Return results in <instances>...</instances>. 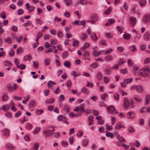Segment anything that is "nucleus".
Instances as JSON below:
<instances>
[{
    "mask_svg": "<svg viewBox=\"0 0 150 150\" xmlns=\"http://www.w3.org/2000/svg\"><path fill=\"white\" fill-rule=\"evenodd\" d=\"M122 127V125L120 122L117 123L115 126V129L117 130H120Z\"/></svg>",
    "mask_w": 150,
    "mask_h": 150,
    "instance_id": "23",
    "label": "nucleus"
},
{
    "mask_svg": "<svg viewBox=\"0 0 150 150\" xmlns=\"http://www.w3.org/2000/svg\"><path fill=\"white\" fill-rule=\"evenodd\" d=\"M18 68H21V69H24L25 68V66L24 64H21L20 65L19 64L17 66Z\"/></svg>",
    "mask_w": 150,
    "mask_h": 150,
    "instance_id": "48",
    "label": "nucleus"
},
{
    "mask_svg": "<svg viewBox=\"0 0 150 150\" xmlns=\"http://www.w3.org/2000/svg\"><path fill=\"white\" fill-rule=\"evenodd\" d=\"M41 129V128L39 127H37L35 129V131L33 132V134H36Z\"/></svg>",
    "mask_w": 150,
    "mask_h": 150,
    "instance_id": "57",
    "label": "nucleus"
},
{
    "mask_svg": "<svg viewBox=\"0 0 150 150\" xmlns=\"http://www.w3.org/2000/svg\"><path fill=\"white\" fill-rule=\"evenodd\" d=\"M67 6H68L71 4L72 2L71 0H64Z\"/></svg>",
    "mask_w": 150,
    "mask_h": 150,
    "instance_id": "54",
    "label": "nucleus"
},
{
    "mask_svg": "<svg viewBox=\"0 0 150 150\" xmlns=\"http://www.w3.org/2000/svg\"><path fill=\"white\" fill-rule=\"evenodd\" d=\"M107 96V94L106 93H104L102 95L101 98V100L103 101H105L106 100V98Z\"/></svg>",
    "mask_w": 150,
    "mask_h": 150,
    "instance_id": "43",
    "label": "nucleus"
},
{
    "mask_svg": "<svg viewBox=\"0 0 150 150\" xmlns=\"http://www.w3.org/2000/svg\"><path fill=\"white\" fill-rule=\"evenodd\" d=\"M88 3V2L87 0H80L79 1L76 3V6H77L79 4L82 5H86Z\"/></svg>",
    "mask_w": 150,
    "mask_h": 150,
    "instance_id": "8",
    "label": "nucleus"
},
{
    "mask_svg": "<svg viewBox=\"0 0 150 150\" xmlns=\"http://www.w3.org/2000/svg\"><path fill=\"white\" fill-rule=\"evenodd\" d=\"M25 127L28 130H30L32 127V125L30 124L27 123Z\"/></svg>",
    "mask_w": 150,
    "mask_h": 150,
    "instance_id": "36",
    "label": "nucleus"
},
{
    "mask_svg": "<svg viewBox=\"0 0 150 150\" xmlns=\"http://www.w3.org/2000/svg\"><path fill=\"white\" fill-rule=\"evenodd\" d=\"M69 110L70 108L69 105L67 104L65 105L63 108L64 111L66 113H67L69 111Z\"/></svg>",
    "mask_w": 150,
    "mask_h": 150,
    "instance_id": "21",
    "label": "nucleus"
},
{
    "mask_svg": "<svg viewBox=\"0 0 150 150\" xmlns=\"http://www.w3.org/2000/svg\"><path fill=\"white\" fill-rule=\"evenodd\" d=\"M50 42L53 45H56L57 43V41L56 40L54 39H52L51 40Z\"/></svg>",
    "mask_w": 150,
    "mask_h": 150,
    "instance_id": "62",
    "label": "nucleus"
},
{
    "mask_svg": "<svg viewBox=\"0 0 150 150\" xmlns=\"http://www.w3.org/2000/svg\"><path fill=\"white\" fill-rule=\"evenodd\" d=\"M31 24V21H28L26 23H24L23 25L25 27H27L29 25H30Z\"/></svg>",
    "mask_w": 150,
    "mask_h": 150,
    "instance_id": "55",
    "label": "nucleus"
},
{
    "mask_svg": "<svg viewBox=\"0 0 150 150\" xmlns=\"http://www.w3.org/2000/svg\"><path fill=\"white\" fill-rule=\"evenodd\" d=\"M68 55V53L67 52H64L62 54V58H65Z\"/></svg>",
    "mask_w": 150,
    "mask_h": 150,
    "instance_id": "52",
    "label": "nucleus"
},
{
    "mask_svg": "<svg viewBox=\"0 0 150 150\" xmlns=\"http://www.w3.org/2000/svg\"><path fill=\"white\" fill-rule=\"evenodd\" d=\"M7 88L8 89V91L12 92V87L10 83H8L7 84Z\"/></svg>",
    "mask_w": 150,
    "mask_h": 150,
    "instance_id": "40",
    "label": "nucleus"
},
{
    "mask_svg": "<svg viewBox=\"0 0 150 150\" xmlns=\"http://www.w3.org/2000/svg\"><path fill=\"white\" fill-rule=\"evenodd\" d=\"M105 132L106 133V136L108 137H110L111 138H113L114 137L113 134L111 132H110L108 131H105Z\"/></svg>",
    "mask_w": 150,
    "mask_h": 150,
    "instance_id": "20",
    "label": "nucleus"
},
{
    "mask_svg": "<svg viewBox=\"0 0 150 150\" xmlns=\"http://www.w3.org/2000/svg\"><path fill=\"white\" fill-rule=\"evenodd\" d=\"M28 120V119L26 118V117L25 116L23 117V120H20V122L22 124L24 122Z\"/></svg>",
    "mask_w": 150,
    "mask_h": 150,
    "instance_id": "53",
    "label": "nucleus"
},
{
    "mask_svg": "<svg viewBox=\"0 0 150 150\" xmlns=\"http://www.w3.org/2000/svg\"><path fill=\"white\" fill-rule=\"evenodd\" d=\"M89 46V44L88 43H86L83 47H81V50L84 51L85 49H86Z\"/></svg>",
    "mask_w": 150,
    "mask_h": 150,
    "instance_id": "33",
    "label": "nucleus"
},
{
    "mask_svg": "<svg viewBox=\"0 0 150 150\" xmlns=\"http://www.w3.org/2000/svg\"><path fill=\"white\" fill-rule=\"evenodd\" d=\"M105 126L106 127V130H110L113 128V127L112 126H109L107 124Z\"/></svg>",
    "mask_w": 150,
    "mask_h": 150,
    "instance_id": "59",
    "label": "nucleus"
},
{
    "mask_svg": "<svg viewBox=\"0 0 150 150\" xmlns=\"http://www.w3.org/2000/svg\"><path fill=\"white\" fill-rule=\"evenodd\" d=\"M137 19L135 17H132V26L134 25L136 23Z\"/></svg>",
    "mask_w": 150,
    "mask_h": 150,
    "instance_id": "34",
    "label": "nucleus"
},
{
    "mask_svg": "<svg viewBox=\"0 0 150 150\" xmlns=\"http://www.w3.org/2000/svg\"><path fill=\"white\" fill-rule=\"evenodd\" d=\"M18 15H22L24 13V11L22 9L20 8L18 9L17 11Z\"/></svg>",
    "mask_w": 150,
    "mask_h": 150,
    "instance_id": "47",
    "label": "nucleus"
},
{
    "mask_svg": "<svg viewBox=\"0 0 150 150\" xmlns=\"http://www.w3.org/2000/svg\"><path fill=\"white\" fill-rule=\"evenodd\" d=\"M123 38L125 39L128 40L131 38V35L127 33H125L123 35Z\"/></svg>",
    "mask_w": 150,
    "mask_h": 150,
    "instance_id": "25",
    "label": "nucleus"
},
{
    "mask_svg": "<svg viewBox=\"0 0 150 150\" xmlns=\"http://www.w3.org/2000/svg\"><path fill=\"white\" fill-rule=\"evenodd\" d=\"M55 101V99L53 98H52L50 99H47L45 101V102L47 103L52 104Z\"/></svg>",
    "mask_w": 150,
    "mask_h": 150,
    "instance_id": "18",
    "label": "nucleus"
},
{
    "mask_svg": "<svg viewBox=\"0 0 150 150\" xmlns=\"http://www.w3.org/2000/svg\"><path fill=\"white\" fill-rule=\"evenodd\" d=\"M66 84L69 90L71 85V81L70 79H69L67 81Z\"/></svg>",
    "mask_w": 150,
    "mask_h": 150,
    "instance_id": "28",
    "label": "nucleus"
},
{
    "mask_svg": "<svg viewBox=\"0 0 150 150\" xmlns=\"http://www.w3.org/2000/svg\"><path fill=\"white\" fill-rule=\"evenodd\" d=\"M47 134L48 136H50L52 135V132L51 130H49L48 129H46L43 132V134Z\"/></svg>",
    "mask_w": 150,
    "mask_h": 150,
    "instance_id": "10",
    "label": "nucleus"
},
{
    "mask_svg": "<svg viewBox=\"0 0 150 150\" xmlns=\"http://www.w3.org/2000/svg\"><path fill=\"white\" fill-rule=\"evenodd\" d=\"M132 89H136V91L138 93H141L144 90L143 88L141 86L133 85L132 86Z\"/></svg>",
    "mask_w": 150,
    "mask_h": 150,
    "instance_id": "2",
    "label": "nucleus"
},
{
    "mask_svg": "<svg viewBox=\"0 0 150 150\" xmlns=\"http://www.w3.org/2000/svg\"><path fill=\"white\" fill-rule=\"evenodd\" d=\"M87 35L85 33H83L82 35H81V39L83 40H84L87 37Z\"/></svg>",
    "mask_w": 150,
    "mask_h": 150,
    "instance_id": "37",
    "label": "nucleus"
},
{
    "mask_svg": "<svg viewBox=\"0 0 150 150\" xmlns=\"http://www.w3.org/2000/svg\"><path fill=\"white\" fill-rule=\"evenodd\" d=\"M112 11V9L111 7H110L108 9L105 11L104 12V13L106 15H108Z\"/></svg>",
    "mask_w": 150,
    "mask_h": 150,
    "instance_id": "27",
    "label": "nucleus"
},
{
    "mask_svg": "<svg viewBox=\"0 0 150 150\" xmlns=\"http://www.w3.org/2000/svg\"><path fill=\"white\" fill-rule=\"evenodd\" d=\"M11 62L8 61H6L4 62V65L5 66H9L11 64Z\"/></svg>",
    "mask_w": 150,
    "mask_h": 150,
    "instance_id": "38",
    "label": "nucleus"
},
{
    "mask_svg": "<svg viewBox=\"0 0 150 150\" xmlns=\"http://www.w3.org/2000/svg\"><path fill=\"white\" fill-rule=\"evenodd\" d=\"M103 74L101 72L98 71L96 74V77L98 80H100L103 79Z\"/></svg>",
    "mask_w": 150,
    "mask_h": 150,
    "instance_id": "9",
    "label": "nucleus"
},
{
    "mask_svg": "<svg viewBox=\"0 0 150 150\" xmlns=\"http://www.w3.org/2000/svg\"><path fill=\"white\" fill-rule=\"evenodd\" d=\"M150 99V95H148L146 96L145 97V105H147L149 103V100Z\"/></svg>",
    "mask_w": 150,
    "mask_h": 150,
    "instance_id": "22",
    "label": "nucleus"
},
{
    "mask_svg": "<svg viewBox=\"0 0 150 150\" xmlns=\"http://www.w3.org/2000/svg\"><path fill=\"white\" fill-rule=\"evenodd\" d=\"M66 119L67 118L65 117L64 116L62 115H59L57 118V120L59 121H62L63 122V120H66Z\"/></svg>",
    "mask_w": 150,
    "mask_h": 150,
    "instance_id": "13",
    "label": "nucleus"
},
{
    "mask_svg": "<svg viewBox=\"0 0 150 150\" xmlns=\"http://www.w3.org/2000/svg\"><path fill=\"white\" fill-rule=\"evenodd\" d=\"M117 139L120 142H125V139L124 138L121 136H117Z\"/></svg>",
    "mask_w": 150,
    "mask_h": 150,
    "instance_id": "46",
    "label": "nucleus"
},
{
    "mask_svg": "<svg viewBox=\"0 0 150 150\" xmlns=\"http://www.w3.org/2000/svg\"><path fill=\"white\" fill-rule=\"evenodd\" d=\"M104 80L105 83H108L110 80L109 78L107 76H105L104 77Z\"/></svg>",
    "mask_w": 150,
    "mask_h": 150,
    "instance_id": "56",
    "label": "nucleus"
},
{
    "mask_svg": "<svg viewBox=\"0 0 150 150\" xmlns=\"http://www.w3.org/2000/svg\"><path fill=\"white\" fill-rule=\"evenodd\" d=\"M91 67L93 68H96L98 66V64L96 63H94L93 64H90Z\"/></svg>",
    "mask_w": 150,
    "mask_h": 150,
    "instance_id": "44",
    "label": "nucleus"
},
{
    "mask_svg": "<svg viewBox=\"0 0 150 150\" xmlns=\"http://www.w3.org/2000/svg\"><path fill=\"white\" fill-rule=\"evenodd\" d=\"M32 59V57L30 55L27 54L25 55L23 58V59L25 61L28 60L30 61Z\"/></svg>",
    "mask_w": 150,
    "mask_h": 150,
    "instance_id": "17",
    "label": "nucleus"
},
{
    "mask_svg": "<svg viewBox=\"0 0 150 150\" xmlns=\"http://www.w3.org/2000/svg\"><path fill=\"white\" fill-rule=\"evenodd\" d=\"M139 2L141 6H144L146 4V1L145 0H140Z\"/></svg>",
    "mask_w": 150,
    "mask_h": 150,
    "instance_id": "51",
    "label": "nucleus"
},
{
    "mask_svg": "<svg viewBox=\"0 0 150 150\" xmlns=\"http://www.w3.org/2000/svg\"><path fill=\"white\" fill-rule=\"evenodd\" d=\"M64 65L66 67L69 68L70 67L71 63L70 61L67 60L64 62Z\"/></svg>",
    "mask_w": 150,
    "mask_h": 150,
    "instance_id": "16",
    "label": "nucleus"
},
{
    "mask_svg": "<svg viewBox=\"0 0 150 150\" xmlns=\"http://www.w3.org/2000/svg\"><path fill=\"white\" fill-rule=\"evenodd\" d=\"M144 39L145 40H148L150 39V34L148 32H145L143 37Z\"/></svg>",
    "mask_w": 150,
    "mask_h": 150,
    "instance_id": "7",
    "label": "nucleus"
},
{
    "mask_svg": "<svg viewBox=\"0 0 150 150\" xmlns=\"http://www.w3.org/2000/svg\"><path fill=\"white\" fill-rule=\"evenodd\" d=\"M36 102L34 100L30 101L28 105V107L30 108H31L34 107L36 105Z\"/></svg>",
    "mask_w": 150,
    "mask_h": 150,
    "instance_id": "12",
    "label": "nucleus"
},
{
    "mask_svg": "<svg viewBox=\"0 0 150 150\" xmlns=\"http://www.w3.org/2000/svg\"><path fill=\"white\" fill-rule=\"evenodd\" d=\"M115 20L114 18L110 19L108 22L105 24V25L108 26L114 23L115 22Z\"/></svg>",
    "mask_w": 150,
    "mask_h": 150,
    "instance_id": "11",
    "label": "nucleus"
},
{
    "mask_svg": "<svg viewBox=\"0 0 150 150\" xmlns=\"http://www.w3.org/2000/svg\"><path fill=\"white\" fill-rule=\"evenodd\" d=\"M43 112V109H40L37 110L36 111V113L38 115L41 114Z\"/></svg>",
    "mask_w": 150,
    "mask_h": 150,
    "instance_id": "61",
    "label": "nucleus"
},
{
    "mask_svg": "<svg viewBox=\"0 0 150 150\" xmlns=\"http://www.w3.org/2000/svg\"><path fill=\"white\" fill-rule=\"evenodd\" d=\"M130 106V103L128 99L127 98H124V102L123 105V108L125 109L128 108Z\"/></svg>",
    "mask_w": 150,
    "mask_h": 150,
    "instance_id": "4",
    "label": "nucleus"
},
{
    "mask_svg": "<svg viewBox=\"0 0 150 150\" xmlns=\"http://www.w3.org/2000/svg\"><path fill=\"white\" fill-rule=\"evenodd\" d=\"M106 36L108 38H113V35L112 34L109 33H106L105 34Z\"/></svg>",
    "mask_w": 150,
    "mask_h": 150,
    "instance_id": "64",
    "label": "nucleus"
},
{
    "mask_svg": "<svg viewBox=\"0 0 150 150\" xmlns=\"http://www.w3.org/2000/svg\"><path fill=\"white\" fill-rule=\"evenodd\" d=\"M33 67L35 68L38 67V62L37 61H33Z\"/></svg>",
    "mask_w": 150,
    "mask_h": 150,
    "instance_id": "45",
    "label": "nucleus"
},
{
    "mask_svg": "<svg viewBox=\"0 0 150 150\" xmlns=\"http://www.w3.org/2000/svg\"><path fill=\"white\" fill-rule=\"evenodd\" d=\"M111 69L109 67H107L104 70V72L106 75H110L111 74Z\"/></svg>",
    "mask_w": 150,
    "mask_h": 150,
    "instance_id": "6",
    "label": "nucleus"
},
{
    "mask_svg": "<svg viewBox=\"0 0 150 150\" xmlns=\"http://www.w3.org/2000/svg\"><path fill=\"white\" fill-rule=\"evenodd\" d=\"M90 18L94 19L96 21H98L99 19L98 16L96 14H94L91 15L90 16Z\"/></svg>",
    "mask_w": 150,
    "mask_h": 150,
    "instance_id": "19",
    "label": "nucleus"
},
{
    "mask_svg": "<svg viewBox=\"0 0 150 150\" xmlns=\"http://www.w3.org/2000/svg\"><path fill=\"white\" fill-rule=\"evenodd\" d=\"M3 132L4 133V135L5 136H8L9 134L10 130L8 129L7 128L4 129Z\"/></svg>",
    "mask_w": 150,
    "mask_h": 150,
    "instance_id": "14",
    "label": "nucleus"
},
{
    "mask_svg": "<svg viewBox=\"0 0 150 150\" xmlns=\"http://www.w3.org/2000/svg\"><path fill=\"white\" fill-rule=\"evenodd\" d=\"M125 83L126 84H128L129 83L131 82V78L129 79H125L124 81Z\"/></svg>",
    "mask_w": 150,
    "mask_h": 150,
    "instance_id": "63",
    "label": "nucleus"
},
{
    "mask_svg": "<svg viewBox=\"0 0 150 150\" xmlns=\"http://www.w3.org/2000/svg\"><path fill=\"white\" fill-rule=\"evenodd\" d=\"M61 144L64 147H67L68 145V142L67 141H62Z\"/></svg>",
    "mask_w": 150,
    "mask_h": 150,
    "instance_id": "50",
    "label": "nucleus"
},
{
    "mask_svg": "<svg viewBox=\"0 0 150 150\" xmlns=\"http://www.w3.org/2000/svg\"><path fill=\"white\" fill-rule=\"evenodd\" d=\"M91 38L94 40L96 41L97 40V38L96 34L95 33H93L92 34L91 36Z\"/></svg>",
    "mask_w": 150,
    "mask_h": 150,
    "instance_id": "39",
    "label": "nucleus"
},
{
    "mask_svg": "<svg viewBox=\"0 0 150 150\" xmlns=\"http://www.w3.org/2000/svg\"><path fill=\"white\" fill-rule=\"evenodd\" d=\"M108 111L110 113H113L115 112L116 114L118 113V112L116 111L115 107L112 105H111L107 107Z\"/></svg>",
    "mask_w": 150,
    "mask_h": 150,
    "instance_id": "5",
    "label": "nucleus"
},
{
    "mask_svg": "<svg viewBox=\"0 0 150 150\" xmlns=\"http://www.w3.org/2000/svg\"><path fill=\"white\" fill-rule=\"evenodd\" d=\"M133 99L135 100L136 101L138 102H141V99L139 98V97L137 96H135L133 97Z\"/></svg>",
    "mask_w": 150,
    "mask_h": 150,
    "instance_id": "49",
    "label": "nucleus"
},
{
    "mask_svg": "<svg viewBox=\"0 0 150 150\" xmlns=\"http://www.w3.org/2000/svg\"><path fill=\"white\" fill-rule=\"evenodd\" d=\"M116 28L118 31L119 32H121V31H123L124 30V28L122 26H117ZM122 33V32H121L120 33L121 34Z\"/></svg>",
    "mask_w": 150,
    "mask_h": 150,
    "instance_id": "41",
    "label": "nucleus"
},
{
    "mask_svg": "<svg viewBox=\"0 0 150 150\" xmlns=\"http://www.w3.org/2000/svg\"><path fill=\"white\" fill-rule=\"evenodd\" d=\"M100 52L98 51H93L92 54L95 57H97L99 56Z\"/></svg>",
    "mask_w": 150,
    "mask_h": 150,
    "instance_id": "35",
    "label": "nucleus"
},
{
    "mask_svg": "<svg viewBox=\"0 0 150 150\" xmlns=\"http://www.w3.org/2000/svg\"><path fill=\"white\" fill-rule=\"evenodd\" d=\"M4 41L8 44H11L12 43V39L10 37H8L7 39H4Z\"/></svg>",
    "mask_w": 150,
    "mask_h": 150,
    "instance_id": "15",
    "label": "nucleus"
},
{
    "mask_svg": "<svg viewBox=\"0 0 150 150\" xmlns=\"http://www.w3.org/2000/svg\"><path fill=\"white\" fill-rule=\"evenodd\" d=\"M112 57L111 55H109L105 57V59L107 62H109L112 60Z\"/></svg>",
    "mask_w": 150,
    "mask_h": 150,
    "instance_id": "29",
    "label": "nucleus"
},
{
    "mask_svg": "<svg viewBox=\"0 0 150 150\" xmlns=\"http://www.w3.org/2000/svg\"><path fill=\"white\" fill-rule=\"evenodd\" d=\"M6 148L8 150L11 149L13 148V146L11 144H8L6 145Z\"/></svg>",
    "mask_w": 150,
    "mask_h": 150,
    "instance_id": "26",
    "label": "nucleus"
},
{
    "mask_svg": "<svg viewBox=\"0 0 150 150\" xmlns=\"http://www.w3.org/2000/svg\"><path fill=\"white\" fill-rule=\"evenodd\" d=\"M50 59L49 58H45L44 59L45 65L47 66L49 64L50 62Z\"/></svg>",
    "mask_w": 150,
    "mask_h": 150,
    "instance_id": "30",
    "label": "nucleus"
},
{
    "mask_svg": "<svg viewBox=\"0 0 150 150\" xmlns=\"http://www.w3.org/2000/svg\"><path fill=\"white\" fill-rule=\"evenodd\" d=\"M82 91L85 94H88L89 93V91L85 87H84L82 89Z\"/></svg>",
    "mask_w": 150,
    "mask_h": 150,
    "instance_id": "24",
    "label": "nucleus"
},
{
    "mask_svg": "<svg viewBox=\"0 0 150 150\" xmlns=\"http://www.w3.org/2000/svg\"><path fill=\"white\" fill-rule=\"evenodd\" d=\"M9 108V105L8 104L3 106V109L4 111L6 112L8 111Z\"/></svg>",
    "mask_w": 150,
    "mask_h": 150,
    "instance_id": "32",
    "label": "nucleus"
},
{
    "mask_svg": "<svg viewBox=\"0 0 150 150\" xmlns=\"http://www.w3.org/2000/svg\"><path fill=\"white\" fill-rule=\"evenodd\" d=\"M149 69H142L139 70L138 72L139 75L146 77L149 75Z\"/></svg>",
    "mask_w": 150,
    "mask_h": 150,
    "instance_id": "1",
    "label": "nucleus"
},
{
    "mask_svg": "<svg viewBox=\"0 0 150 150\" xmlns=\"http://www.w3.org/2000/svg\"><path fill=\"white\" fill-rule=\"evenodd\" d=\"M88 141L87 139H85L83 141V146L84 147H86L88 145Z\"/></svg>",
    "mask_w": 150,
    "mask_h": 150,
    "instance_id": "31",
    "label": "nucleus"
},
{
    "mask_svg": "<svg viewBox=\"0 0 150 150\" xmlns=\"http://www.w3.org/2000/svg\"><path fill=\"white\" fill-rule=\"evenodd\" d=\"M22 52V49L21 47H20L18 48L16 50V53L17 54H19Z\"/></svg>",
    "mask_w": 150,
    "mask_h": 150,
    "instance_id": "58",
    "label": "nucleus"
},
{
    "mask_svg": "<svg viewBox=\"0 0 150 150\" xmlns=\"http://www.w3.org/2000/svg\"><path fill=\"white\" fill-rule=\"evenodd\" d=\"M143 22L145 24H147L150 22V15L146 14L145 15L142 19Z\"/></svg>",
    "mask_w": 150,
    "mask_h": 150,
    "instance_id": "3",
    "label": "nucleus"
},
{
    "mask_svg": "<svg viewBox=\"0 0 150 150\" xmlns=\"http://www.w3.org/2000/svg\"><path fill=\"white\" fill-rule=\"evenodd\" d=\"M21 112L20 111H18L17 113H16L15 115V117H19L21 114Z\"/></svg>",
    "mask_w": 150,
    "mask_h": 150,
    "instance_id": "60",
    "label": "nucleus"
},
{
    "mask_svg": "<svg viewBox=\"0 0 150 150\" xmlns=\"http://www.w3.org/2000/svg\"><path fill=\"white\" fill-rule=\"evenodd\" d=\"M79 44V42L78 40L75 41L74 40V42L73 43L72 45L73 47H77Z\"/></svg>",
    "mask_w": 150,
    "mask_h": 150,
    "instance_id": "42",
    "label": "nucleus"
}]
</instances>
